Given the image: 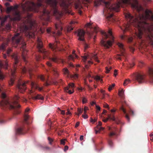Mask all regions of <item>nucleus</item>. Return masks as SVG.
<instances>
[{
  "label": "nucleus",
  "instance_id": "45",
  "mask_svg": "<svg viewBox=\"0 0 153 153\" xmlns=\"http://www.w3.org/2000/svg\"><path fill=\"white\" fill-rule=\"evenodd\" d=\"M130 82V81L128 79H126L124 81V83H123V85L124 86H126Z\"/></svg>",
  "mask_w": 153,
  "mask_h": 153
},
{
  "label": "nucleus",
  "instance_id": "9",
  "mask_svg": "<svg viewBox=\"0 0 153 153\" xmlns=\"http://www.w3.org/2000/svg\"><path fill=\"white\" fill-rule=\"evenodd\" d=\"M101 33L103 35V38L105 39L108 38H109L111 39V40L108 41L106 42L103 40H102L101 41V44L102 46H103L105 48H109L112 45L113 42H114V37L112 35L111 31L110 30H109L108 34L103 31H101Z\"/></svg>",
  "mask_w": 153,
  "mask_h": 153
},
{
  "label": "nucleus",
  "instance_id": "2",
  "mask_svg": "<svg viewBox=\"0 0 153 153\" xmlns=\"http://www.w3.org/2000/svg\"><path fill=\"white\" fill-rule=\"evenodd\" d=\"M135 9L139 13L137 19L134 13V23L137 22L140 33L141 34L144 33H151L153 32V15H151L149 13L150 11L149 10L145 11L142 6L139 4L137 0H134Z\"/></svg>",
  "mask_w": 153,
  "mask_h": 153
},
{
  "label": "nucleus",
  "instance_id": "8",
  "mask_svg": "<svg viewBox=\"0 0 153 153\" xmlns=\"http://www.w3.org/2000/svg\"><path fill=\"white\" fill-rule=\"evenodd\" d=\"M125 17L127 21V24L123 27H121V29L123 33L128 31L133 34V29L134 27V17L129 13L126 14Z\"/></svg>",
  "mask_w": 153,
  "mask_h": 153
},
{
  "label": "nucleus",
  "instance_id": "48",
  "mask_svg": "<svg viewBox=\"0 0 153 153\" xmlns=\"http://www.w3.org/2000/svg\"><path fill=\"white\" fill-rule=\"evenodd\" d=\"M11 28L10 25L8 24L6 25L5 27V29L7 30H9Z\"/></svg>",
  "mask_w": 153,
  "mask_h": 153
},
{
  "label": "nucleus",
  "instance_id": "46",
  "mask_svg": "<svg viewBox=\"0 0 153 153\" xmlns=\"http://www.w3.org/2000/svg\"><path fill=\"white\" fill-rule=\"evenodd\" d=\"M115 84H112L111 85H110L108 88V90L109 91H111L113 88L115 86Z\"/></svg>",
  "mask_w": 153,
  "mask_h": 153
},
{
  "label": "nucleus",
  "instance_id": "22",
  "mask_svg": "<svg viewBox=\"0 0 153 153\" xmlns=\"http://www.w3.org/2000/svg\"><path fill=\"white\" fill-rule=\"evenodd\" d=\"M147 73L149 77V82L152 83H153V68H149Z\"/></svg>",
  "mask_w": 153,
  "mask_h": 153
},
{
  "label": "nucleus",
  "instance_id": "56",
  "mask_svg": "<svg viewBox=\"0 0 153 153\" xmlns=\"http://www.w3.org/2000/svg\"><path fill=\"white\" fill-rule=\"evenodd\" d=\"M87 101V99L85 97H83L82 98V103L84 104Z\"/></svg>",
  "mask_w": 153,
  "mask_h": 153
},
{
  "label": "nucleus",
  "instance_id": "5",
  "mask_svg": "<svg viewBox=\"0 0 153 153\" xmlns=\"http://www.w3.org/2000/svg\"><path fill=\"white\" fill-rule=\"evenodd\" d=\"M27 22V25L24 24L20 27V31L25 32L26 35L29 37L34 38L35 35V32L37 28L36 22L30 19H28Z\"/></svg>",
  "mask_w": 153,
  "mask_h": 153
},
{
  "label": "nucleus",
  "instance_id": "11",
  "mask_svg": "<svg viewBox=\"0 0 153 153\" xmlns=\"http://www.w3.org/2000/svg\"><path fill=\"white\" fill-rule=\"evenodd\" d=\"M31 85L32 88L31 90L30 91L31 98L33 100H43L44 97L40 94H38L36 96H34L31 94L35 89H38L39 91H41L43 89V87H40L37 83L33 82H31Z\"/></svg>",
  "mask_w": 153,
  "mask_h": 153
},
{
  "label": "nucleus",
  "instance_id": "16",
  "mask_svg": "<svg viewBox=\"0 0 153 153\" xmlns=\"http://www.w3.org/2000/svg\"><path fill=\"white\" fill-rule=\"evenodd\" d=\"M47 65L49 67V70L51 73L53 74L56 76H58L59 74L57 71L56 68L52 65L51 63L49 62H47Z\"/></svg>",
  "mask_w": 153,
  "mask_h": 153
},
{
  "label": "nucleus",
  "instance_id": "43",
  "mask_svg": "<svg viewBox=\"0 0 153 153\" xmlns=\"http://www.w3.org/2000/svg\"><path fill=\"white\" fill-rule=\"evenodd\" d=\"M6 19L7 18H5L1 21V26L3 27L4 25V23L6 21Z\"/></svg>",
  "mask_w": 153,
  "mask_h": 153
},
{
  "label": "nucleus",
  "instance_id": "52",
  "mask_svg": "<svg viewBox=\"0 0 153 153\" xmlns=\"http://www.w3.org/2000/svg\"><path fill=\"white\" fill-rule=\"evenodd\" d=\"M44 150L50 151L51 150V149L50 147L48 146H45L43 148Z\"/></svg>",
  "mask_w": 153,
  "mask_h": 153
},
{
  "label": "nucleus",
  "instance_id": "28",
  "mask_svg": "<svg viewBox=\"0 0 153 153\" xmlns=\"http://www.w3.org/2000/svg\"><path fill=\"white\" fill-rule=\"evenodd\" d=\"M75 51L74 50L72 52V54L69 55L68 58L70 60H73L75 58H77L78 56L75 53Z\"/></svg>",
  "mask_w": 153,
  "mask_h": 153
},
{
  "label": "nucleus",
  "instance_id": "36",
  "mask_svg": "<svg viewBox=\"0 0 153 153\" xmlns=\"http://www.w3.org/2000/svg\"><path fill=\"white\" fill-rule=\"evenodd\" d=\"M119 95L122 98H123L124 97V91L123 89H122L121 90L119 91Z\"/></svg>",
  "mask_w": 153,
  "mask_h": 153
},
{
  "label": "nucleus",
  "instance_id": "20",
  "mask_svg": "<svg viewBox=\"0 0 153 153\" xmlns=\"http://www.w3.org/2000/svg\"><path fill=\"white\" fill-rule=\"evenodd\" d=\"M60 4L61 7L63 9L65 12H68V4L67 3L65 0H62L60 3Z\"/></svg>",
  "mask_w": 153,
  "mask_h": 153
},
{
  "label": "nucleus",
  "instance_id": "30",
  "mask_svg": "<svg viewBox=\"0 0 153 153\" xmlns=\"http://www.w3.org/2000/svg\"><path fill=\"white\" fill-rule=\"evenodd\" d=\"M77 22L74 21H71L70 23V24L71 25V26H69L67 27V31L68 32H70L73 29V25Z\"/></svg>",
  "mask_w": 153,
  "mask_h": 153
},
{
  "label": "nucleus",
  "instance_id": "10",
  "mask_svg": "<svg viewBox=\"0 0 153 153\" xmlns=\"http://www.w3.org/2000/svg\"><path fill=\"white\" fill-rule=\"evenodd\" d=\"M11 56L14 59L15 65H14L13 69L11 70V76L10 77V80L9 82V85L10 86L12 85L14 83L15 79V74L17 71V69L16 65L19 62L18 57L17 54L13 53Z\"/></svg>",
  "mask_w": 153,
  "mask_h": 153
},
{
  "label": "nucleus",
  "instance_id": "55",
  "mask_svg": "<svg viewBox=\"0 0 153 153\" xmlns=\"http://www.w3.org/2000/svg\"><path fill=\"white\" fill-rule=\"evenodd\" d=\"M87 58V56H84L82 57V60L84 62H85L86 61Z\"/></svg>",
  "mask_w": 153,
  "mask_h": 153
},
{
  "label": "nucleus",
  "instance_id": "39",
  "mask_svg": "<svg viewBox=\"0 0 153 153\" xmlns=\"http://www.w3.org/2000/svg\"><path fill=\"white\" fill-rule=\"evenodd\" d=\"M108 117L109 119H110L114 121H115L116 120V118H115L113 115H108Z\"/></svg>",
  "mask_w": 153,
  "mask_h": 153
},
{
  "label": "nucleus",
  "instance_id": "6",
  "mask_svg": "<svg viewBox=\"0 0 153 153\" xmlns=\"http://www.w3.org/2000/svg\"><path fill=\"white\" fill-rule=\"evenodd\" d=\"M12 42L13 45H16L14 46L15 47H17L19 45L21 50L23 51L22 54V58L25 62L26 57L25 54V52H27L25 49L26 44L23 41L21 34L19 33H16L14 36L12 37Z\"/></svg>",
  "mask_w": 153,
  "mask_h": 153
},
{
  "label": "nucleus",
  "instance_id": "23",
  "mask_svg": "<svg viewBox=\"0 0 153 153\" xmlns=\"http://www.w3.org/2000/svg\"><path fill=\"white\" fill-rule=\"evenodd\" d=\"M86 26L87 27L89 28L90 29L93 30V31L96 33H97L99 30V29L98 27H93L91 23H87Z\"/></svg>",
  "mask_w": 153,
  "mask_h": 153
},
{
  "label": "nucleus",
  "instance_id": "24",
  "mask_svg": "<svg viewBox=\"0 0 153 153\" xmlns=\"http://www.w3.org/2000/svg\"><path fill=\"white\" fill-rule=\"evenodd\" d=\"M121 39L123 40H127L128 43L131 42L133 40L132 37H128L125 35L122 36H121Z\"/></svg>",
  "mask_w": 153,
  "mask_h": 153
},
{
  "label": "nucleus",
  "instance_id": "1",
  "mask_svg": "<svg viewBox=\"0 0 153 153\" xmlns=\"http://www.w3.org/2000/svg\"><path fill=\"white\" fill-rule=\"evenodd\" d=\"M38 3L35 4L34 2L27 1L26 2L24 6L23 9L27 11H32L34 12H38L40 11L41 8L42 9L40 11L42 16H46L48 19L50 17V14H53L56 16L57 19L58 20V23L55 24V31H51V28H48L47 29L48 33H51L54 36L55 35L60 36L62 34V23L60 20V18L63 14L62 12L59 10L58 9L57 4L58 2L56 0H45V1L47 4L49 5L51 7V10L50 11L46 8V6L42 4L43 0H38Z\"/></svg>",
  "mask_w": 153,
  "mask_h": 153
},
{
  "label": "nucleus",
  "instance_id": "64",
  "mask_svg": "<svg viewBox=\"0 0 153 153\" xmlns=\"http://www.w3.org/2000/svg\"><path fill=\"white\" fill-rule=\"evenodd\" d=\"M103 106L104 108H109V105L106 103L104 104Z\"/></svg>",
  "mask_w": 153,
  "mask_h": 153
},
{
  "label": "nucleus",
  "instance_id": "32",
  "mask_svg": "<svg viewBox=\"0 0 153 153\" xmlns=\"http://www.w3.org/2000/svg\"><path fill=\"white\" fill-rule=\"evenodd\" d=\"M7 46V43H3L0 46V50H4Z\"/></svg>",
  "mask_w": 153,
  "mask_h": 153
},
{
  "label": "nucleus",
  "instance_id": "7",
  "mask_svg": "<svg viewBox=\"0 0 153 153\" xmlns=\"http://www.w3.org/2000/svg\"><path fill=\"white\" fill-rule=\"evenodd\" d=\"M30 109L27 108L25 111V113L24 116V118L23 121L21 122L18 126L16 129V133L18 134H22L25 132L24 130V124L28 125L32 122L31 118L27 113L28 112Z\"/></svg>",
  "mask_w": 153,
  "mask_h": 153
},
{
  "label": "nucleus",
  "instance_id": "3",
  "mask_svg": "<svg viewBox=\"0 0 153 153\" xmlns=\"http://www.w3.org/2000/svg\"><path fill=\"white\" fill-rule=\"evenodd\" d=\"M20 100L24 102L27 101L26 99L24 97L20 98L18 96L15 95L12 101L5 100L1 103V105L3 109L8 108L13 111V114H18L20 113L19 109L20 106L18 104Z\"/></svg>",
  "mask_w": 153,
  "mask_h": 153
},
{
  "label": "nucleus",
  "instance_id": "21",
  "mask_svg": "<svg viewBox=\"0 0 153 153\" xmlns=\"http://www.w3.org/2000/svg\"><path fill=\"white\" fill-rule=\"evenodd\" d=\"M74 87V83L69 84L65 88V90L66 92L69 93L70 94H71L74 92V91H72Z\"/></svg>",
  "mask_w": 153,
  "mask_h": 153
},
{
  "label": "nucleus",
  "instance_id": "14",
  "mask_svg": "<svg viewBox=\"0 0 153 153\" xmlns=\"http://www.w3.org/2000/svg\"><path fill=\"white\" fill-rule=\"evenodd\" d=\"M28 82H25L20 80H19L17 86L19 91L22 93L25 91L26 88V84L28 83Z\"/></svg>",
  "mask_w": 153,
  "mask_h": 153
},
{
  "label": "nucleus",
  "instance_id": "63",
  "mask_svg": "<svg viewBox=\"0 0 153 153\" xmlns=\"http://www.w3.org/2000/svg\"><path fill=\"white\" fill-rule=\"evenodd\" d=\"M100 92L102 94L103 97H104L105 95L104 91L103 90H100Z\"/></svg>",
  "mask_w": 153,
  "mask_h": 153
},
{
  "label": "nucleus",
  "instance_id": "4",
  "mask_svg": "<svg viewBox=\"0 0 153 153\" xmlns=\"http://www.w3.org/2000/svg\"><path fill=\"white\" fill-rule=\"evenodd\" d=\"M105 5L104 9V12L106 13V16L107 21L109 22H114L116 19L113 16V12L115 11L118 12L119 10L121 4L120 2L112 4L109 2L103 1Z\"/></svg>",
  "mask_w": 153,
  "mask_h": 153
},
{
  "label": "nucleus",
  "instance_id": "34",
  "mask_svg": "<svg viewBox=\"0 0 153 153\" xmlns=\"http://www.w3.org/2000/svg\"><path fill=\"white\" fill-rule=\"evenodd\" d=\"M0 93H1V96L2 97L4 98L6 97V94L3 92V88L0 87Z\"/></svg>",
  "mask_w": 153,
  "mask_h": 153
},
{
  "label": "nucleus",
  "instance_id": "37",
  "mask_svg": "<svg viewBox=\"0 0 153 153\" xmlns=\"http://www.w3.org/2000/svg\"><path fill=\"white\" fill-rule=\"evenodd\" d=\"M13 8L12 6L10 7H7L6 9V12L7 13H10L12 10H13Z\"/></svg>",
  "mask_w": 153,
  "mask_h": 153
},
{
  "label": "nucleus",
  "instance_id": "13",
  "mask_svg": "<svg viewBox=\"0 0 153 153\" xmlns=\"http://www.w3.org/2000/svg\"><path fill=\"white\" fill-rule=\"evenodd\" d=\"M139 83L145 82L147 81L146 76L140 73H134V79Z\"/></svg>",
  "mask_w": 153,
  "mask_h": 153
},
{
  "label": "nucleus",
  "instance_id": "44",
  "mask_svg": "<svg viewBox=\"0 0 153 153\" xmlns=\"http://www.w3.org/2000/svg\"><path fill=\"white\" fill-rule=\"evenodd\" d=\"M6 19L7 18H5L1 21V26L3 27L4 25V23L6 21Z\"/></svg>",
  "mask_w": 153,
  "mask_h": 153
},
{
  "label": "nucleus",
  "instance_id": "38",
  "mask_svg": "<svg viewBox=\"0 0 153 153\" xmlns=\"http://www.w3.org/2000/svg\"><path fill=\"white\" fill-rule=\"evenodd\" d=\"M83 109L80 108H78L77 109L78 114H77L78 116H79V115L81 114L83 111ZM76 114H77L76 113Z\"/></svg>",
  "mask_w": 153,
  "mask_h": 153
},
{
  "label": "nucleus",
  "instance_id": "47",
  "mask_svg": "<svg viewBox=\"0 0 153 153\" xmlns=\"http://www.w3.org/2000/svg\"><path fill=\"white\" fill-rule=\"evenodd\" d=\"M62 80L61 79H60L58 80V81H56L54 82V84H58L59 83H62Z\"/></svg>",
  "mask_w": 153,
  "mask_h": 153
},
{
  "label": "nucleus",
  "instance_id": "60",
  "mask_svg": "<svg viewBox=\"0 0 153 153\" xmlns=\"http://www.w3.org/2000/svg\"><path fill=\"white\" fill-rule=\"evenodd\" d=\"M67 112L66 113V114L68 115V114L71 115V113L69 109H67Z\"/></svg>",
  "mask_w": 153,
  "mask_h": 153
},
{
  "label": "nucleus",
  "instance_id": "58",
  "mask_svg": "<svg viewBox=\"0 0 153 153\" xmlns=\"http://www.w3.org/2000/svg\"><path fill=\"white\" fill-rule=\"evenodd\" d=\"M82 116L83 118L85 119H87L88 117V115L86 114H83Z\"/></svg>",
  "mask_w": 153,
  "mask_h": 153
},
{
  "label": "nucleus",
  "instance_id": "27",
  "mask_svg": "<svg viewBox=\"0 0 153 153\" xmlns=\"http://www.w3.org/2000/svg\"><path fill=\"white\" fill-rule=\"evenodd\" d=\"M59 42L57 41H56V42L55 43L53 44H49V47H50L53 51H56V50L57 48V44Z\"/></svg>",
  "mask_w": 153,
  "mask_h": 153
},
{
  "label": "nucleus",
  "instance_id": "53",
  "mask_svg": "<svg viewBox=\"0 0 153 153\" xmlns=\"http://www.w3.org/2000/svg\"><path fill=\"white\" fill-rule=\"evenodd\" d=\"M48 141H49V143L50 144H52V143L53 141V140L52 138H51L49 137H48Z\"/></svg>",
  "mask_w": 153,
  "mask_h": 153
},
{
  "label": "nucleus",
  "instance_id": "50",
  "mask_svg": "<svg viewBox=\"0 0 153 153\" xmlns=\"http://www.w3.org/2000/svg\"><path fill=\"white\" fill-rule=\"evenodd\" d=\"M129 48H130V50L132 52V53L134 52V48L133 47V45H129Z\"/></svg>",
  "mask_w": 153,
  "mask_h": 153
},
{
  "label": "nucleus",
  "instance_id": "49",
  "mask_svg": "<svg viewBox=\"0 0 153 153\" xmlns=\"http://www.w3.org/2000/svg\"><path fill=\"white\" fill-rule=\"evenodd\" d=\"M42 58L41 55H36V59L37 61L40 60Z\"/></svg>",
  "mask_w": 153,
  "mask_h": 153
},
{
  "label": "nucleus",
  "instance_id": "25",
  "mask_svg": "<svg viewBox=\"0 0 153 153\" xmlns=\"http://www.w3.org/2000/svg\"><path fill=\"white\" fill-rule=\"evenodd\" d=\"M39 78L42 81L45 82L44 85L46 86H48L50 83L48 82V80L46 79L43 75H40L39 76Z\"/></svg>",
  "mask_w": 153,
  "mask_h": 153
},
{
  "label": "nucleus",
  "instance_id": "33",
  "mask_svg": "<svg viewBox=\"0 0 153 153\" xmlns=\"http://www.w3.org/2000/svg\"><path fill=\"white\" fill-rule=\"evenodd\" d=\"M49 58L50 59L55 62L58 63V62L59 59L56 56H54L53 58L49 57Z\"/></svg>",
  "mask_w": 153,
  "mask_h": 153
},
{
  "label": "nucleus",
  "instance_id": "40",
  "mask_svg": "<svg viewBox=\"0 0 153 153\" xmlns=\"http://www.w3.org/2000/svg\"><path fill=\"white\" fill-rule=\"evenodd\" d=\"M12 51V49L11 48H7L6 51L7 54L8 56H10V54Z\"/></svg>",
  "mask_w": 153,
  "mask_h": 153
},
{
  "label": "nucleus",
  "instance_id": "54",
  "mask_svg": "<svg viewBox=\"0 0 153 153\" xmlns=\"http://www.w3.org/2000/svg\"><path fill=\"white\" fill-rule=\"evenodd\" d=\"M65 140H66L65 139H62L61 140V141H60L61 144L62 145H65Z\"/></svg>",
  "mask_w": 153,
  "mask_h": 153
},
{
  "label": "nucleus",
  "instance_id": "61",
  "mask_svg": "<svg viewBox=\"0 0 153 153\" xmlns=\"http://www.w3.org/2000/svg\"><path fill=\"white\" fill-rule=\"evenodd\" d=\"M96 109L97 110L100 111V108L99 106L97 105H96Z\"/></svg>",
  "mask_w": 153,
  "mask_h": 153
},
{
  "label": "nucleus",
  "instance_id": "57",
  "mask_svg": "<svg viewBox=\"0 0 153 153\" xmlns=\"http://www.w3.org/2000/svg\"><path fill=\"white\" fill-rule=\"evenodd\" d=\"M88 108L87 107H85L84 109V114H85L86 112V111L88 110Z\"/></svg>",
  "mask_w": 153,
  "mask_h": 153
},
{
  "label": "nucleus",
  "instance_id": "41",
  "mask_svg": "<svg viewBox=\"0 0 153 153\" xmlns=\"http://www.w3.org/2000/svg\"><path fill=\"white\" fill-rule=\"evenodd\" d=\"M92 58L97 62H100V61L98 59V57L96 54H94Z\"/></svg>",
  "mask_w": 153,
  "mask_h": 153
},
{
  "label": "nucleus",
  "instance_id": "29",
  "mask_svg": "<svg viewBox=\"0 0 153 153\" xmlns=\"http://www.w3.org/2000/svg\"><path fill=\"white\" fill-rule=\"evenodd\" d=\"M120 109L121 110L124 114H125V117L126 118V120H127L129 122L130 121V119L128 115L127 114H126V110L125 109V108L123 107V106H122L120 108Z\"/></svg>",
  "mask_w": 153,
  "mask_h": 153
},
{
  "label": "nucleus",
  "instance_id": "59",
  "mask_svg": "<svg viewBox=\"0 0 153 153\" xmlns=\"http://www.w3.org/2000/svg\"><path fill=\"white\" fill-rule=\"evenodd\" d=\"M108 143L110 146H112L113 143L111 140H108Z\"/></svg>",
  "mask_w": 153,
  "mask_h": 153
},
{
  "label": "nucleus",
  "instance_id": "15",
  "mask_svg": "<svg viewBox=\"0 0 153 153\" xmlns=\"http://www.w3.org/2000/svg\"><path fill=\"white\" fill-rule=\"evenodd\" d=\"M18 7L17 6H16L14 7H13V10L14 12V20L19 21L21 19V16L20 11L17 10Z\"/></svg>",
  "mask_w": 153,
  "mask_h": 153
},
{
  "label": "nucleus",
  "instance_id": "26",
  "mask_svg": "<svg viewBox=\"0 0 153 153\" xmlns=\"http://www.w3.org/2000/svg\"><path fill=\"white\" fill-rule=\"evenodd\" d=\"M108 130L111 131L110 133L109 134V136L110 137H111L112 136L115 135L116 134V129L115 128H112L111 127L108 128Z\"/></svg>",
  "mask_w": 153,
  "mask_h": 153
},
{
  "label": "nucleus",
  "instance_id": "35",
  "mask_svg": "<svg viewBox=\"0 0 153 153\" xmlns=\"http://www.w3.org/2000/svg\"><path fill=\"white\" fill-rule=\"evenodd\" d=\"M63 72L65 75H66L67 76H68L69 71L67 68H64L63 70Z\"/></svg>",
  "mask_w": 153,
  "mask_h": 153
},
{
  "label": "nucleus",
  "instance_id": "31",
  "mask_svg": "<svg viewBox=\"0 0 153 153\" xmlns=\"http://www.w3.org/2000/svg\"><path fill=\"white\" fill-rule=\"evenodd\" d=\"M122 2L124 4H131L132 7H134V4H131V0H122Z\"/></svg>",
  "mask_w": 153,
  "mask_h": 153
},
{
  "label": "nucleus",
  "instance_id": "42",
  "mask_svg": "<svg viewBox=\"0 0 153 153\" xmlns=\"http://www.w3.org/2000/svg\"><path fill=\"white\" fill-rule=\"evenodd\" d=\"M95 79L97 80H100L101 83L102 82V80L101 79L100 76H96L95 77Z\"/></svg>",
  "mask_w": 153,
  "mask_h": 153
},
{
  "label": "nucleus",
  "instance_id": "51",
  "mask_svg": "<svg viewBox=\"0 0 153 153\" xmlns=\"http://www.w3.org/2000/svg\"><path fill=\"white\" fill-rule=\"evenodd\" d=\"M111 68H112L111 67H110L109 68H108V67H106L105 68L106 70V73H108Z\"/></svg>",
  "mask_w": 153,
  "mask_h": 153
},
{
  "label": "nucleus",
  "instance_id": "19",
  "mask_svg": "<svg viewBox=\"0 0 153 153\" xmlns=\"http://www.w3.org/2000/svg\"><path fill=\"white\" fill-rule=\"evenodd\" d=\"M77 36L79 37L78 39L80 41H84L85 31L82 29H79L77 30Z\"/></svg>",
  "mask_w": 153,
  "mask_h": 153
},
{
  "label": "nucleus",
  "instance_id": "62",
  "mask_svg": "<svg viewBox=\"0 0 153 153\" xmlns=\"http://www.w3.org/2000/svg\"><path fill=\"white\" fill-rule=\"evenodd\" d=\"M5 122V121L3 119H0V123L2 124L4 123Z\"/></svg>",
  "mask_w": 153,
  "mask_h": 153
},
{
  "label": "nucleus",
  "instance_id": "17",
  "mask_svg": "<svg viewBox=\"0 0 153 153\" xmlns=\"http://www.w3.org/2000/svg\"><path fill=\"white\" fill-rule=\"evenodd\" d=\"M117 45L120 48V51L121 52V54H118L117 55V58L119 60H121V58L120 57V56L124 57L125 56V53L124 52L125 51V49L124 48V45L123 44L120 42H118Z\"/></svg>",
  "mask_w": 153,
  "mask_h": 153
},
{
  "label": "nucleus",
  "instance_id": "18",
  "mask_svg": "<svg viewBox=\"0 0 153 153\" xmlns=\"http://www.w3.org/2000/svg\"><path fill=\"white\" fill-rule=\"evenodd\" d=\"M32 68L30 66L27 67H25L21 68V71L22 73L25 74L27 73H28L30 78L32 75Z\"/></svg>",
  "mask_w": 153,
  "mask_h": 153
},
{
  "label": "nucleus",
  "instance_id": "12",
  "mask_svg": "<svg viewBox=\"0 0 153 153\" xmlns=\"http://www.w3.org/2000/svg\"><path fill=\"white\" fill-rule=\"evenodd\" d=\"M37 48L39 52L42 53L43 56V58L44 59L45 58L48 56L49 54V53L43 48L42 43L40 38H37Z\"/></svg>",
  "mask_w": 153,
  "mask_h": 153
}]
</instances>
